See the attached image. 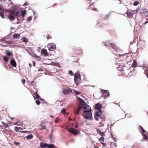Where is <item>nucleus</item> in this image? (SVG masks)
Instances as JSON below:
<instances>
[{"label":"nucleus","mask_w":148,"mask_h":148,"mask_svg":"<svg viewBox=\"0 0 148 148\" xmlns=\"http://www.w3.org/2000/svg\"><path fill=\"white\" fill-rule=\"evenodd\" d=\"M80 100L81 103L82 105L83 110V112L82 115L84 118L87 119H92V114L91 112V108L90 106L87 105L84 101L81 99H79Z\"/></svg>","instance_id":"obj_1"},{"label":"nucleus","mask_w":148,"mask_h":148,"mask_svg":"<svg viewBox=\"0 0 148 148\" xmlns=\"http://www.w3.org/2000/svg\"><path fill=\"white\" fill-rule=\"evenodd\" d=\"M77 99L79 102V106L77 108H75L73 110V112L75 114V115L79 114L80 111L81 110H83L82 105L81 104V101L79 99H81L78 97H77Z\"/></svg>","instance_id":"obj_2"},{"label":"nucleus","mask_w":148,"mask_h":148,"mask_svg":"<svg viewBox=\"0 0 148 148\" xmlns=\"http://www.w3.org/2000/svg\"><path fill=\"white\" fill-rule=\"evenodd\" d=\"M140 131H141L142 133V134L143 136V138L145 140H146L148 139L147 135H148V132H145V130L141 126H139Z\"/></svg>","instance_id":"obj_3"},{"label":"nucleus","mask_w":148,"mask_h":148,"mask_svg":"<svg viewBox=\"0 0 148 148\" xmlns=\"http://www.w3.org/2000/svg\"><path fill=\"white\" fill-rule=\"evenodd\" d=\"M101 91L102 93V97H104V99L110 97V94L109 93V90L101 89Z\"/></svg>","instance_id":"obj_4"},{"label":"nucleus","mask_w":148,"mask_h":148,"mask_svg":"<svg viewBox=\"0 0 148 148\" xmlns=\"http://www.w3.org/2000/svg\"><path fill=\"white\" fill-rule=\"evenodd\" d=\"M11 12L16 16H20V13L16 7L12 8Z\"/></svg>","instance_id":"obj_5"},{"label":"nucleus","mask_w":148,"mask_h":148,"mask_svg":"<svg viewBox=\"0 0 148 148\" xmlns=\"http://www.w3.org/2000/svg\"><path fill=\"white\" fill-rule=\"evenodd\" d=\"M103 112L101 110H98V111L95 112L94 117L95 119L98 121L99 120V118L102 114Z\"/></svg>","instance_id":"obj_6"},{"label":"nucleus","mask_w":148,"mask_h":148,"mask_svg":"<svg viewBox=\"0 0 148 148\" xmlns=\"http://www.w3.org/2000/svg\"><path fill=\"white\" fill-rule=\"evenodd\" d=\"M72 92L71 89L69 88H66L63 89L62 93L65 95H67Z\"/></svg>","instance_id":"obj_7"},{"label":"nucleus","mask_w":148,"mask_h":148,"mask_svg":"<svg viewBox=\"0 0 148 148\" xmlns=\"http://www.w3.org/2000/svg\"><path fill=\"white\" fill-rule=\"evenodd\" d=\"M48 49L49 51H53L56 49V45L53 43H49L47 45Z\"/></svg>","instance_id":"obj_8"},{"label":"nucleus","mask_w":148,"mask_h":148,"mask_svg":"<svg viewBox=\"0 0 148 148\" xmlns=\"http://www.w3.org/2000/svg\"><path fill=\"white\" fill-rule=\"evenodd\" d=\"M73 53L77 54H81L82 53L81 49L79 47L76 49H74L73 50Z\"/></svg>","instance_id":"obj_9"},{"label":"nucleus","mask_w":148,"mask_h":148,"mask_svg":"<svg viewBox=\"0 0 148 148\" xmlns=\"http://www.w3.org/2000/svg\"><path fill=\"white\" fill-rule=\"evenodd\" d=\"M103 42L104 43L105 46L106 47H111L112 48H114V47L116 46L114 44L110 42Z\"/></svg>","instance_id":"obj_10"},{"label":"nucleus","mask_w":148,"mask_h":148,"mask_svg":"<svg viewBox=\"0 0 148 148\" xmlns=\"http://www.w3.org/2000/svg\"><path fill=\"white\" fill-rule=\"evenodd\" d=\"M68 130L70 132L73 134L75 136L76 135L79 133V132H78L76 130L72 128H69L68 129Z\"/></svg>","instance_id":"obj_11"},{"label":"nucleus","mask_w":148,"mask_h":148,"mask_svg":"<svg viewBox=\"0 0 148 148\" xmlns=\"http://www.w3.org/2000/svg\"><path fill=\"white\" fill-rule=\"evenodd\" d=\"M1 41L3 43L7 44H11L13 43L12 41L9 40L8 38H3L1 39Z\"/></svg>","instance_id":"obj_12"},{"label":"nucleus","mask_w":148,"mask_h":148,"mask_svg":"<svg viewBox=\"0 0 148 148\" xmlns=\"http://www.w3.org/2000/svg\"><path fill=\"white\" fill-rule=\"evenodd\" d=\"M81 78L80 76L74 75V80L75 83L76 84H78Z\"/></svg>","instance_id":"obj_13"},{"label":"nucleus","mask_w":148,"mask_h":148,"mask_svg":"<svg viewBox=\"0 0 148 148\" xmlns=\"http://www.w3.org/2000/svg\"><path fill=\"white\" fill-rule=\"evenodd\" d=\"M41 53L45 56H48L49 55L47 50L45 49H41Z\"/></svg>","instance_id":"obj_14"},{"label":"nucleus","mask_w":148,"mask_h":148,"mask_svg":"<svg viewBox=\"0 0 148 148\" xmlns=\"http://www.w3.org/2000/svg\"><path fill=\"white\" fill-rule=\"evenodd\" d=\"M102 105L99 103H98L95 105V109L98 110H101Z\"/></svg>","instance_id":"obj_15"},{"label":"nucleus","mask_w":148,"mask_h":148,"mask_svg":"<svg viewBox=\"0 0 148 148\" xmlns=\"http://www.w3.org/2000/svg\"><path fill=\"white\" fill-rule=\"evenodd\" d=\"M33 97L35 99H38L42 100V99L40 97V96L36 92L34 93Z\"/></svg>","instance_id":"obj_16"},{"label":"nucleus","mask_w":148,"mask_h":148,"mask_svg":"<svg viewBox=\"0 0 148 148\" xmlns=\"http://www.w3.org/2000/svg\"><path fill=\"white\" fill-rule=\"evenodd\" d=\"M10 64L12 66L14 67H16V64L15 60L12 59L10 61Z\"/></svg>","instance_id":"obj_17"},{"label":"nucleus","mask_w":148,"mask_h":148,"mask_svg":"<svg viewBox=\"0 0 148 148\" xmlns=\"http://www.w3.org/2000/svg\"><path fill=\"white\" fill-rule=\"evenodd\" d=\"M40 145L41 148H44L47 147V143L41 142L40 143Z\"/></svg>","instance_id":"obj_18"},{"label":"nucleus","mask_w":148,"mask_h":148,"mask_svg":"<svg viewBox=\"0 0 148 148\" xmlns=\"http://www.w3.org/2000/svg\"><path fill=\"white\" fill-rule=\"evenodd\" d=\"M97 131L98 133H99L102 136H105V134L104 132L101 131L100 130L97 129Z\"/></svg>","instance_id":"obj_19"},{"label":"nucleus","mask_w":148,"mask_h":148,"mask_svg":"<svg viewBox=\"0 0 148 148\" xmlns=\"http://www.w3.org/2000/svg\"><path fill=\"white\" fill-rule=\"evenodd\" d=\"M137 66V62L135 60H133V62L132 65V67H135Z\"/></svg>","instance_id":"obj_20"},{"label":"nucleus","mask_w":148,"mask_h":148,"mask_svg":"<svg viewBox=\"0 0 148 148\" xmlns=\"http://www.w3.org/2000/svg\"><path fill=\"white\" fill-rule=\"evenodd\" d=\"M6 52L5 53L6 54V55L7 56H13L12 53L6 50Z\"/></svg>","instance_id":"obj_21"},{"label":"nucleus","mask_w":148,"mask_h":148,"mask_svg":"<svg viewBox=\"0 0 148 148\" xmlns=\"http://www.w3.org/2000/svg\"><path fill=\"white\" fill-rule=\"evenodd\" d=\"M20 35L18 34H15L13 35V38L14 39L18 38L19 37Z\"/></svg>","instance_id":"obj_22"},{"label":"nucleus","mask_w":148,"mask_h":148,"mask_svg":"<svg viewBox=\"0 0 148 148\" xmlns=\"http://www.w3.org/2000/svg\"><path fill=\"white\" fill-rule=\"evenodd\" d=\"M21 40L22 42H24L26 43L28 41V39L25 37L21 39Z\"/></svg>","instance_id":"obj_23"},{"label":"nucleus","mask_w":148,"mask_h":148,"mask_svg":"<svg viewBox=\"0 0 148 148\" xmlns=\"http://www.w3.org/2000/svg\"><path fill=\"white\" fill-rule=\"evenodd\" d=\"M8 17L10 20H13L15 19L14 16L11 14L9 15L8 16Z\"/></svg>","instance_id":"obj_24"},{"label":"nucleus","mask_w":148,"mask_h":148,"mask_svg":"<svg viewBox=\"0 0 148 148\" xmlns=\"http://www.w3.org/2000/svg\"><path fill=\"white\" fill-rule=\"evenodd\" d=\"M47 147L48 148H55L56 147L55 146L52 144H50L49 145L47 144Z\"/></svg>","instance_id":"obj_25"},{"label":"nucleus","mask_w":148,"mask_h":148,"mask_svg":"<svg viewBox=\"0 0 148 148\" xmlns=\"http://www.w3.org/2000/svg\"><path fill=\"white\" fill-rule=\"evenodd\" d=\"M43 123L41 124V127L40 128V130H45L46 128V125H43Z\"/></svg>","instance_id":"obj_26"},{"label":"nucleus","mask_w":148,"mask_h":148,"mask_svg":"<svg viewBox=\"0 0 148 148\" xmlns=\"http://www.w3.org/2000/svg\"><path fill=\"white\" fill-rule=\"evenodd\" d=\"M32 56L34 58H37L38 60H39L41 59L40 57V56H37V55L36 54H34V55Z\"/></svg>","instance_id":"obj_27"},{"label":"nucleus","mask_w":148,"mask_h":148,"mask_svg":"<svg viewBox=\"0 0 148 148\" xmlns=\"http://www.w3.org/2000/svg\"><path fill=\"white\" fill-rule=\"evenodd\" d=\"M143 13L144 14L145 16H147L148 15V10L146 9L143 10Z\"/></svg>","instance_id":"obj_28"},{"label":"nucleus","mask_w":148,"mask_h":148,"mask_svg":"<svg viewBox=\"0 0 148 148\" xmlns=\"http://www.w3.org/2000/svg\"><path fill=\"white\" fill-rule=\"evenodd\" d=\"M33 137V136L32 134H29L26 136V138L27 139H29L32 138Z\"/></svg>","instance_id":"obj_29"},{"label":"nucleus","mask_w":148,"mask_h":148,"mask_svg":"<svg viewBox=\"0 0 148 148\" xmlns=\"http://www.w3.org/2000/svg\"><path fill=\"white\" fill-rule=\"evenodd\" d=\"M126 14L128 16H132L133 15V14L132 12L127 11L126 12Z\"/></svg>","instance_id":"obj_30"},{"label":"nucleus","mask_w":148,"mask_h":148,"mask_svg":"<svg viewBox=\"0 0 148 148\" xmlns=\"http://www.w3.org/2000/svg\"><path fill=\"white\" fill-rule=\"evenodd\" d=\"M99 141L101 143V142H104V138L103 136H101L99 139Z\"/></svg>","instance_id":"obj_31"},{"label":"nucleus","mask_w":148,"mask_h":148,"mask_svg":"<svg viewBox=\"0 0 148 148\" xmlns=\"http://www.w3.org/2000/svg\"><path fill=\"white\" fill-rule=\"evenodd\" d=\"M26 12V10H25L23 11H22L21 12V15L22 16L23 18Z\"/></svg>","instance_id":"obj_32"},{"label":"nucleus","mask_w":148,"mask_h":148,"mask_svg":"<svg viewBox=\"0 0 148 148\" xmlns=\"http://www.w3.org/2000/svg\"><path fill=\"white\" fill-rule=\"evenodd\" d=\"M2 123L3 125H4V127H8L9 126V125H8V123H5L4 122L2 121Z\"/></svg>","instance_id":"obj_33"},{"label":"nucleus","mask_w":148,"mask_h":148,"mask_svg":"<svg viewBox=\"0 0 148 148\" xmlns=\"http://www.w3.org/2000/svg\"><path fill=\"white\" fill-rule=\"evenodd\" d=\"M115 47H114V48H112L114 49V51H112V52L114 54H116L117 52V50L115 49Z\"/></svg>","instance_id":"obj_34"},{"label":"nucleus","mask_w":148,"mask_h":148,"mask_svg":"<svg viewBox=\"0 0 148 148\" xmlns=\"http://www.w3.org/2000/svg\"><path fill=\"white\" fill-rule=\"evenodd\" d=\"M3 59L4 61L5 62H7L8 60V59L6 56L4 57H3Z\"/></svg>","instance_id":"obj_35"},{"label":"nucleus","mask_w":148,"mask_h":148,"mask_svg":"<svg viewBox=\"0 0 148 148\" xmlns=\"http://www.w3.org/2000/svg\"><path fill=\"white\" fill-rule=\"evenodd\" d=\"M139 3V1H135L134 2L133 5H134L136 6Z\"/></svg>","instance_id":"obj_36"},{"label":"nucleus","mask_w":148,"mask_h":148,"mask_svg":"<svg viewBox=\"0 0 148 148\" xmlns=\"http://www.w3.org/2000/svg\"><path fill=\"white\" fill-rule=\"evenodd\" d=\"M20 128H21L20 127H14L15 130L16 132H18V130H19V129H20Z\"/></svg>","instance_id":"obj_37"},{"label":"nucleus","mask_w":148,"mask_h":148,"mask_svg":"<svg viewBox=\"0 0 148 148\" xmlns=\"http://www.w3.org/2000/svg\"><path fill=\"white\" fill-rule=\"evenodd\" d=\"M61 112L63 114H66V113L65 111V109L64 108H63L62 110L61 111Z\"/></svg>","instance_id":"obj_38"},{"label":"nucleus","mask_w":148,"mask_h":148,"mask_svg":"<svg viewBox=\"0 0 148 148\" xmlns=\"http://www.w3.org/2000/svg\"><path fill=\"white\" fill-rule=\"evenodd\" d=\"M74 92L75 93L76 95H79L81 93V92H80L78 91L75 90H74Z\"/></svg>","instance_id":"obj_39"},{"label":"nucleus","mask_w":148,"mask_h":148,"mask_svg":"<svg viewBox=\"0 0 148 148\" xmlns=\"http://www.w3.org/2000/svg\"><path fill=\"white\" fill-rule=\"evenodd\" d=\"M0 16L3 18H4V15L3 12H0Z\"/></svg>","instance_id":"obj_40"},{"label":"nucleus","mask_w":148,"mask_h":148,"mask_svg":"<svg viewBox=\"0 0 148 148\" xmlns=\"http://www.w3.org/2000/svg\"><path fill=\"white\" fill-rule=\"evenodd\" d=\"M60 119L58 118H56L55 119V122L56 123H57L58 121L60 120Z\"/></svg>","instance_id":"obj_41"},{"label":"nucleus","mask_w":148,"mask_h":148,"mask_svg":"<svg viewBox=\"0 0 148 148\" xmlns=\"http://www.w3.org/2000/svg\"><path fill=\"white\" fill-rule=\"evenodd\" d=\"M14 144L18 146L20 144V143L14 141Z\"/></svg>","instance_id":"obj_42"},{"label":"nucleus","mask_w":148,"mask_h":148,"mask_svg":"<svg viewBox=\"0 0 148 148\" xmlns=\"http://www.w3.org/2000/svg\"><path fill=\"white\" fill-rule=\"evenodd\" d=\"M75 75H76V76H80V75L79 74V72L78 71H77L76 72V73Z\"/></svg>","instance_id":"obj_43"},{"label":"nucleus","mask_w":148,"mask_h":148,"mask_svg":"<svg viewBox=\"0 0 148 148\" xmlns=\"http://www.w3.org/2000/svg\"><path fill=\"white\" fill-rule=\"evenodd\" d=\"M35 102L37 105H39L40 103V101L38 100H36L35 101Z\"/></svg>","instance_id":"obj_44"},{"label":"nucleus","mask_w":148,"mask_h":148,"mask_svg":"<svg viewBox=\"0 0 148 148\" xmlns=\"http://www.w3.org/2000/svg\"><path fill=\"white\" fill-rule=\"evenodd\" d=\"M3 1L5 4L7 3L8 1H9V0H3Z\"/></svg>","instance_id":"obj_45"},{"label":"nucleus","mask_w":148,"mask_h":148,"mask_svg":"<svg viewBox=\"0 0 148 148\" xmlns=\"http://www.w3.org/2000/svg\"><path fill=\"white\" fill-rule=\"evenodd\" d=\"M47 40H49L50 39H51V37L50 36L47 35Z\"/></svg>","instance_id":"obj_46"},{"label":"nucleus","mask_w":148,"mask_h":148,"mask_svg":"<svg viewBox=\"0 0 148 148\" xmlns=\"http://www.w3.org/2000/svg\"><path fill=\"white\" fill-rule=\"evenodd\" d=\"M4 108H5L4 107H1L0 106V111L3 110Z\"/></svg>","instance_id":"obj_47"},{"label":"nucleus","mask_w":148,"mask_h":148,"mask_svg":"<svg viewBox=\"0 0 148 148\" xmlns=\"http://www.w3.org/2000/svg\"><path fill=\"white\" fill-rule=\"evenodd\" d=\"M75 127L77 128L78 127V124L77 123H76L75 124Z\"/></svg>","instance_id":"obj_48"},{"label":"nucleus","mask_w":148,"mask_h":148,"mask_svg":"<svg viewBox=\"0 0 148 148\" xmlns=\"http://www.w3.org/2000/svg\"><path fill=\"white\" fill-rule=\"evenodd\" d=\"M21 82L23 84H24L25 83V80L24 79H23L21 80Z\"/></svg>","instance_id":"obj_49"},{"label":"nucleus","mask_w":148,"mask_h":148,"mask_svg":"<svg viewBox=\"0 0 148 148\" xmlns=\"http://www.w3.org/2000/svg\"><path fill=\"white\" fill-rule=\"evenodd\" d=\"M32 19L31 17H29L27 18V21H30Z\"/></svg>","instance_id":"obj_50"},{"label":"nucleus","mask_w":148,"mask_h":148,"mask_svg":"<svg viewBox=\"0 0 148 148\" xmlns=\"http://www.w3.org/2000/svg\"><path fill=\"white\" fill-rule=\"evenodd\" d=\"M69 74H70L71 75H73V74L72 71H69Z\"/></svg>","instance_id":"obj_51"},{"label":"nucleus","mask_w":148,"mask_h":148,"mask_svg":"<svg viewBox=\"0 0 148 148\" xmlns=\"http://www.w3.org/2000/svg\"><path fill=\"white\" fill-rule=\"evenodd\" d=\"M93 10L98 11L99 10H97V8H93Z\"/></svg>","instance_id":"obj_52"},{"label":"nucleus","mask_w":148,"mask_h":148,"mask_svg":"<svg viewBox=\"0 0 148 148\" xmlns=\"http://www.w3.org/2000/svg\"><path fill=\"white\" fill-rule=\"evenodd\" d=\"M101 144L103 146V147H105L106 145V144L105 143L103 142H101Z\"/></svg>","instance_id":"obj_53"},{"label":"nucleus","mask_w":148,"mask_h":148,"mask_svg":"<svg viewBox=\"0 0 148 148\" xmlns=\"http://www.w3.org/2000/svg\"><path fill=\"white\" fill-rule=\"evenodd\" d=\"M111 137H112L113 138L114 140L115 141V142H116V140H115V138H114V137L113 136V135H112V134H111Z\"/></svg>","instance_id":"obj_54"},{"label":"nucleus","mask_w":148,"mask_h":148,"mask_svg":"<svg viewBox=\"0 0 148 148\" xmlns=\"http://www.w3.org/2000/svg\"><path fill=\"white\" fill-rule=\"evenodd\" d=\"M110 12V13H109V14L107 15L106 16V17H108L110 15V13H111V12Z\"/></svg>","instance_id":"obj_55"},{"label":"nucleus","mask_w":148,"mask_h":148,"mask_svg":"<svg viewBox=\"0 0 148 148\" xmlns=\"http://www.w3.org/2000/svg\"><path fill=\"white\" fill-rule=\"evenodd\" d=\"M33 66H34L35 65V62L34 61L32 62Z\"/></svg>","instance_id":"obj_56"},{"label":"nucleus","mask_w":148,"mask_h":148,"mask_svg":"<svg viewBox=\"0 0 148 148\" xmlns=\"http://www.w3.org/2000/svg\"><path fill=\"white\" fill-rule=\"evenodd\" d=\"M99 117H100L101 119H104V116H102V115L101 116H100Z\"/></svg>","instance_id":"obj_57"},{"label":"nucleus","mask_w":148,"mask_h":148,"mask_svg":"<svg viewBox=\"0 0 148 148\" xmlns=\"http://www.w3.org/2000/svg\"><path fill=\"white\" fill-rule=\"evenodd\" d=\"M113 145H114V147H116L117 144H116V143H114L113 144Z\"/></svg>","instance_id":"obj_58"},{"label":"nucleus","mask_w":148,"mask_h":148,"mask_svg":"<svg viewBox=\"0 0 148 148\" xmlns=\"http://www.w3.org/2000/svg\"><path fill=\"white\" fill-rule=\"evenodd\" d=\"M24 5H28V3L27 2H25L24 3Z\"/></svg>","instance_id":"obj_59"},{"label":"nucleus","mask_w":148,"mask_h":148,"mask_svg":"<svg viewBox=\"0 0 148 148\" xmlns=\"http://www.w3.org/2000/svg\"><path fill=\"white\" fill-rule=\"evenodd\" d=\"M29 67H30L31 68L32 66V64H31L29 63Z\"/></svg>","instance_id":"obj_60"},{"label":"nucleus","mask_w":148,"mask_h":148,"mask_svg":"<svg viewBox=\"0 0 148 148\" xmlns=\"http://www.w3.org/2000/svg\"><path fill=\"white\" fill-rule=\"evenodd\" d=\"M2 8L1 6V5H0V10L1 11Z\"/></svg>","instance_id":"obj_61"},{"label":"nucleus","mask_w":148,"mask_h":148,"mask_svg":"<svg viewBox=\"0 0 148 148\" xmlns=\"http://www.w3.org/2000/svg\"><path fill=\"white\" fill-rule=\"evenodd\" d=\"M114 123L113 124H111V125H110V127H111L112 126H113L114 125Z\"/></svg>","instance_id":"obj_62"},{"label":"nucleus","mask_w":148,"mask_h":148,"mask_svg":"<svg viewBox=\"0 0 148 148\" xmlns=\"http://www.w3.org/2000/svg\"><path fill=\"white\" fill-rule=\"evenodd\" d=\"M94 146L95 148H99V147L96 146L95 145H94Z\"/></svg>","instance_id":"obj_63"},{"label":"nucleus","mask_w":148,"mask_h":148,"mask_svg":"<svg viewBox=\"0 0 148 148\" xmlns=\"http://www.w3.org/2000/svg\"><path fill=\"white\" fill-rule=\"evenodd\" d=\"M148 23V21H146L145 22V24H146V23Z\"/></svg>","instance_id":"obj_64"}]
</instances>
